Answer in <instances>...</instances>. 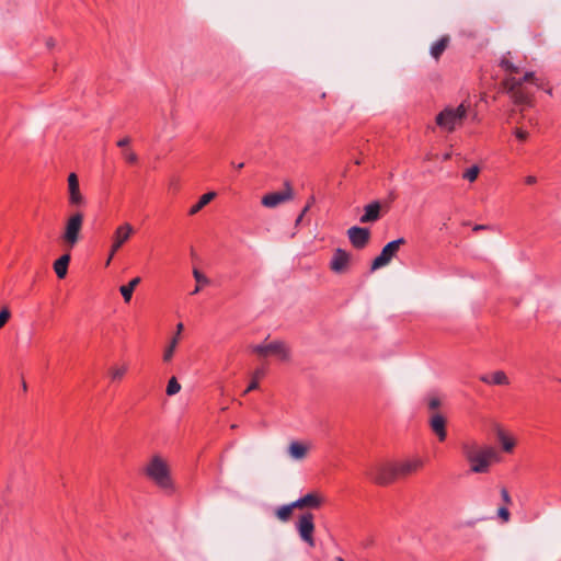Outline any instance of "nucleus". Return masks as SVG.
I'll use <instances>...</instances> for the list:
<instances>
[{"label": "nucleus", "instance_id": "27", "mask_svg": "<svg viewBox=\"0 0 561 561\" xmlns=\"http://www.w3.org/2000/svg\"><path fill=\"white\" fill-rule=\"evenodd\" d=\"M294 510H296V507L291 506V503L279 506L275 511V516L279 522L287 523L290 519Z\"/></svg>", "mask_w": 561, "mask_h": 561}, {"label": "nucleus", "instance_id": "25", "mask_svg": "<svg viewBox=\"0 0 561 561\" xmlns=\"http://www.w3.org/2000/svg\"><path fill=\"white\" fill-rule=\"evenodd\" d=\"M449 41H450V37L448 35H445L440 39L435 42L431 46L432 57H434L435 59H438L442 56V54L445 51V49L447 48Z\"/></svg>", "mask_w": 561, "mask_h": 561}, {"label": "nucleus", "instance_id": "2", "mask_svg": "<svg viewBox=\"0 0 561 561\" xmlns=\"http://www.w3.org/2000/svg\"><path fill=\"white\" fill-rule=\"evenodd\" d=\"M146 476L159 488L164 490L172 489V480L168 462L160 456L154 455L145 467Z\"/></svg>", "mask_w": 561, "mask_h": 561}, {"label": "nucleus", "instance_id": "6", "mask_svg": "<svg viewBox=\"0 0 561 561\" xmlns=\"http://www.w3.org/2000/svg\"><path fill=\"white\" fill-rule=\"evenodd\" d=\"M407 241L404 238H399L397 240H393L389 243H387L380 254L375 257V260L371 263V271L379 270L383 266H387L392 259L397 255L398 251L400 250V247L405 244Z\"/></svg>", "mask_w": 561, "mask_h": 561}, {"label": "nucleus", "instance_id": "44", "mask_svg": "<svg viewBox=\"0 0 561 561\" xmlns=\"http://www.w3.org/2000/svg\"><path fill=\"white\" fill-rule=\"evenodd\" d=\"M55 45H56V42H55V39H54V38H47V39H46V46H47L48 48H54V47H55Z\"/></svg>", "mask_w": 561, "mask_h": 561}, {"label": "nucleus", "instance_id": "21", "mask_svg": "<svg viewBox=\"0 0 561 561\" xmlns=\"http://www.w3.org/2000/svg\"><path fill=\"white\" fill-rule=\"evenodd\" d=\"M480 380L489 385L507 386L510 379L503 370H496L491 376L483 375Z\"/></svg>", "mask_w": 561, "mask_h": 561}, {"label": "nucleus", "instance_id": "20", "mask_svg": "<svg viewBox=\"0 0 561 561\" xmlns=\"http://www.w3.org/2000/svg\"><path fill=\"white\" fill-rule=\"evenodd\" d=\"M423 467V461L419 458L403 461L398 465L399 476H409Z\"/></svg>", "mask_w": 561, "mask_h": 561}, {"label": "nucleus", "instance_id": "1", "mask_svg": "<svg viewBox=\"0 0 561 561\" xmlns=\"http://www.w3.org/2000/svg\"><path fill=\"white\" fill-rule=\"evenodd\" d=\"M460 447L465 459L470 465V470L474 473L488 472L492 459L496 458L493 447H480L474 440L463 442Z\"/></svg>", "mask_w": 561, "mask_h": 561}, {"label": "nucleus", "instance_id": "46", "mask_svg": "<svg viewBox=\"0 0 561 561\" xmlns=\"http://www.w3.org/2000/svg\"><path fill=\"white\" fill-rule=\"evenodd\" d=\"M525 181H526L527 184H534V183H536V178L533 176V175H529V176L526 178Z\"/></svg>", "mask_w": 561, "mask_h": 561}, {"label": "nucleus", "instance_id": "3", "mask_svg": "<svg viewBox=\"0 0 561 561\" xmlns=\"http://www.w3.org/2000/svg\"><path fill=\"white\" fill-rule=\"evenodd\" d=\"M366 474L377 485H389L399 477L398 463L386 460L377 461L369 467Z\"/></svg>", "mask_w": 561, "mask_h": 561}, {"label": "nucleus", "instance_id": "9", "mask_svg": "<svg viewBox=\"0 0 561 561\" xmlns=\"http://www.w3.org/2000/svg\"><path fill=\"white\" fill-rule=\"evenodd\" d=\"M503 87L507 93L511 94L515 104H528L530 102L529 95L520 88V82L516 78H507L503 81Z\"/></svg>", "mask_w": 561, "mask_h": 561}, {"label": "nucleus", "instance_id": "31", "mask_svg": "<svg viewBox=\"0 0 561 561\" xmlns=\"http://www.w3.org/2000/svg\"><path fill=\"white\" fill-rule=\"evenodd\" d=\"M181 390V385L178 382L175 377H172L167 386V394L174 396Z\"/></svg>", "mask_w": 561, "mask_h": 561}, {"label": "nucleus", "instance_id": "38", "mask_svg": "<svg viewBox=\"0 0 561 561\" xmlns=\"http://www.w3.org/2000/svg\"><path fill=\"white\" fill-rule=\"evenodd\" d=\"M514 134H515L516 138L520 141H525L528 137V133L522 128H516L514 130Z\"/></svg>", "mask_w": 561, "mask_h": 561}, {"label": "nucleus", "instance_id": "49", "mask_svg": "<svg viewBox=\"0 0 561 561\" xmlns=\"http://www.w3.org/2000/svg\"><path fill=\"white\" fill-rule=\"evenodd\" d=\"M448 159H450V153H446V154L444 156V160H448Z\"/></svg>", "mask_w": 561, "mask_h": 561}, {"label": "nucleus", "instance_id": "29", "mask_svg": "<svg viewBox=\"0 0 561 561\" xmlns=\"http://www.w3.org/2000/svg\"><path fill=\"white\" fill-rule=\"evenodd\" d=\"M264 375V371L262 369H256L252 374V380L249 385V387L244 390L243 394H248L250 391L256 390L259 388V379Z\"/></svg>", "mask_w": 561, "mask_h": 561}, {"label": "nucleus", "instance_id": "41", "mask_svg": "<svg viewBox=\"0 0 561 561\" xmlns=\"http://www.w3.org/2000/svg\"><path fill=\"white\" fill-rule=\"evenodd\" d=\"M311 203H312V202L308 203V204L305 206V208L302 209V211L300 213V215H299V216H298V218L296 219V221H295V226H296V227H297V226H299V225H300V222L302 221V218H304V216L306 215V213L309 210V208H310V206H311Z\"/></svg>", "mask_w": 561, "mask_h": 561}, {"label": "nucleus", "instance_id": "4", "mask_svg": "<svg viewBox=\"0 0 561 561\" xmlns=\"http://www.w3.org/2000/svg\"><path fill=\"white\" fill-rule=\"evenodd\" d=\"M466 115L467 106L463 103L457 108L448 106L436 116V124L442 129L451 133L458 124H461Z\"/></svg>", "mask_w": 561, "mask_h": 561}, {"label": "nucleus", "instance_id": "5", "mask_svg": "<svg viewBox=\"0 0 561 561\" xmlns=\"http://www.w3.org/2000/svg\"><path fill=\"white\" fill-rule=\"evenodd\" d=\"M83 225V214L77 211L71 214L65 225L62 241L69 247H75L80 240V232Z\"/></svg>", "mask_w": 561, "mask_h": 561}, {"label": "nucleus", "instance_id": "19", "mask_svg": "<svg viewBox=\"0 0 561 561\" xmlns=\"http://www.w3.org/2000/svg\"><path fill=\"white\" fill-rule=\"evenodd\" d=\"M183 329H184V325H183V323H181V322H180V323L176 325L175 334H174V335H173V337L171 339L170 344H169V345H168V347L164 350V353H163V360H164L165 363H169V362L172 359V357H173V355H174V352H175V348H176V346H178V344H179V342H180L181 333H182Z\"/></svg>", "mask_w": 561, "mask_h": 561}, {"label": "nucleus", "instance_id": "35", "mask_svg": "<svg viewBox=\"0 0 561 561\" xmlns=\"http://www.w3.org/2000/svg\"><path fill=\"white\" fill-rule=\"evenodd\" d=\"M428 409L433 412H437L436 410L442 405V401L438 397H430L427 400Z\"/></svg>", "mask_w": 561, "mask_h": 561}, {"label": "nucleus", "instance_id": "37", "mask_svg": "<svg viewBox=\"0 0 561 561\" xmlns=\"http://www.w3.org/2000/svg\"><path fill=\"white\" fill-rule=\"evenodd\" d=\"M10 311L9 309L4 308L1 312H0V328H2L7 322L8 320L10 319Z\"/></svg>", "mask_w": 561, "mask_h": 561}, {"label": "nucleus", "instance_id": "36", "mask_svg": "<svg viewBox=\"0 0 561 561\" xmlns=\"http://www.w3.org/2000/svg\"><path fill=\"white\" fill-rule=\"evenodd\" d=\"M123 157H124V158L126 159V161H127V162H129V163H136V162H137V160H138L137 154H136L134 151L129 150V149H124V151H123Z\"/></svg>", "mask_w": 561, "mask_h": 561}, {"label": "nucleus", "instance_id": "30", "mask_svg": "<svg viewBox=\"0 0 561 561\" xmlns=\"http://www.w3.org/2000/svg\"><path fill=\"white\" fill-rule=\"evenodd\" d=\"M479 173V167L473 165L463 172L462 178L469 182H474L478 179Z\"/></svg>", "mask_w": 561, "mask_h": 561}, {"label": "nucleus", "instance_id": "26", "mask_svg": "<svg viewBox=\"0 0 561 561\" xmlns=\"http://www.w3.org/2000/svg\"><path fill=\"white\" fill-rule=\"evenodd\" d=\"M140 277L133 278L127 285H123L119 288V291L125 300V302H129L133 296V291L140 284Z\"/></svg>", "mask_w": 561, "mask_h": 561}, {"label": "nucleus", "instance_id": "50", "mask_svg": "<svg viewBox=\"0 0 561 561\" xmlns=\"http://www.w3.org/2000/svg\"><path fill=\"white\" fill-rule=\"evenodd\" d=\"M333 561H345V560H344V559H342L341 557H336V558H334V560H333Z\"/></svg>", "mask_w": 561, "mask_h": 561}, {"label": "nucleus", "instance_id": "13", "mask_svg": "<svg viewBox=\"0 0 561 561\" xmlns=\"http://www.w3.org/2000/svg\"><path fill=\"white\" fill-rule=\"evenodd\" d=\"M351 262V254L343 249H335L330 262V268L336 274L346 272Z\"/></svg>", "mask_w": 561, "mask_h": 561}, {"label": "nucleus", "instance_id": "40", "mask_svg": "<svg viewBox=\"0 0 561 561\" xmlns=\"http://www.w3.org/2000/svg\"><path fill=\"white\" fill-rule=\"evenodd\" d=\"M497 515H499L500 518L503 519V522H508L510 520V512L505 507H500L499 511H497Z\"/></svg>", "mask_w": 561, "mask_h": 561}, {"label": "nucleus", "instance_id": "18", "mask_svg": "<svg viewBox=\"0 0 561 561\" xmlns=\"http://www.w3.org/2000/svg\"><path fill=\"white\" fill-rule=\"evenodd\" d=\"M322 503L320 496L316 493H308L302 497L291 502V506H295L298 510H302L306 507L318 508Z\"/></svg>", "mask_w": 561, "mask_h": 561}, {"label": "nucleus", "instance_id": "11", "mask_svg": "<svg viewBox=\"0 0 561 561\" xmlns=\"http://www.w3.org/2000/svg\"><path fill=\"white\" fill-rule=\"evenodd\" d=\"M346 233L351 244L356 249H364L370 240V231L368 228L353 226Z\"/></svg>", "mask_w": 561, "mask_h": 561}, {"label": "nucleus", "instance_id": "45", "mask_svg": "<svg viewBox=\"0 0 561 561\" xmlns=\"http://www.w3.org/2000/svg\"><path fill=\"white\" fill-rule=\"evenodd\" d=\"M490 227L489 226H485V225H476L473 227V230L474 231H482V230H485V229H489Z\"/></svg>", "mask_w": 561, "mask_h": 561}, {"label": "nucleus", "instance_id": "10", "mask_svg": "<svg viewBox=\"0 0 561 561\" xmlns=\"http://www.w3.org/2000/svg\"><path fill=\"white\" fill-rule=\"evenodd\" d=\"M68 202L73 207H80L85 204V198L81 193L79 179L76 173L68 175Z\"/></svg>", "mask_w": 561, "mask_h": 561}, {"label": "nucleus", "instance_id": "43", "mask_svg": "<svg viewBox=\"0 0 561 561\" xmlns=\"http://www.w3.org/2000/svg\"><path fill=\"white\" fill-rule=\"evenodd\" d=\"M129 144H130V138L129 137H125V138H123V139L117 141V146L121 147V148H126Z\"/></svg>", "mask_w": 561, "mask_h": 561}, {"label": "nucleus", "instance_id": "47", "mask_svg": "<svg viewBox=\"0 0 561 561\" xmlns=\"http://www.w3.org/2000/svg\"><path fill=\"white\" fill-rule=\"evenodd\" d=\"M113 256H114V255H112V250H111V251H110V254H108V256H107L106 265H108V264L111 263V261H112Z\"/></svg>", "mask_w": 561, "mask_h": 561}, {"label": "nucleus", "instance_id": "17", "mask_svg": "<svg viewBox=\"0 0 561 561\" xmlns=\"http://www.w3.org/2000/svg\"><path fill=\"white\" fill-rule=\"evenodd\" d=\"M310 445L295 440L288 445L287 453L293 460L301 461L307 457Z\"/></svg>", "mask_w": 561, "mask_h": 561}, {"label": "nucleus", "instance_id": "28", "mask_svg": "<svg viewBox=\"0 0 561 561\" xmlns=\"http://www.w3.org/2000/svg\"><path fill=\"white\" fill-rule=\"evenodd\" d=\"M193 276L194 278L196 279L197 282V286L195 287V289L193 290V295L195 294H198L199 290H201V286L199 285H207L209 284V278L206 277L202 272H199L197 268H194L193 270Z\"/></svg>", "mask_w": 561, "mask_h": 561}, {"label": "nucleus", "instance_id": "16", "mask_svg": "<svg viewBox=\"0 0 561 561\" xmlns=\"http://www.w3.org/2000/svg\"><path fill=\"white\" fill-rule=\"evenodd\" d=\"M381 217V204L375 201L364 207V215L359 221L362 224L375 222Z\"/></svg>", "mask_w": 561, "mask_h": 561}, {"label": "nucleus", "instance_id": "7", "mask_svg": "<svg viewBox=\"0 0 561 561\" xmlns=\"http://www.w3.org/2000/svg\"><path fill=\"white\" fill-rule=\"evenodd\" d=\"M283 192L268 193L262 197V205L266 208H275L278 205L294 198V191L289 182H285Z\"/></svg>", "mask_w": 561, "mask_h": 561}, {"label": "nucleus", "instance_id": "39", "mask_svg": "<svg viewBox=\"0 0 561 561\" xmlns=\"http://www.w3.org/2000/svg\"><path fill=\"white\" fill-rule=\"evenodd\" d=\"M518 82H520V87L524 82H535V73L534 72H526L523 79H517Z\"/></svg>", "mask_w": 561, "mask_h": 561}, {"label": "nucleus", "instance_id": "32", "mask_svg": "<svg viewBox=\"0 0 561 561\" xmlns=\"http://www.w3.org/2000/svg\"><path fill=\"white\" fill-rule=\"evenodd\" d=\"M126 371H127L126 365H124L122 367H112L110 369V375L113 380H121Z\"/></svg>", "mask_w": 561, "mask_h": 561}, {"label": "nucleus", "instance_id": "15", "mask_svg": "<svg viewBox=\"0 0 561 561\" xmlns=\"http://www.w3.org/2000/svg\"><path fill=\"white\" fill-rule=\"evenodd\" d=\"M268 356H275L280 360H289L290 350L284 341H272L267 343Z\"/></svg>", "mask_w": 561, "mask_h": 561}, {"label": "nucleus", "instance_id": "51", "mask_svg": "<svg viewBox=\"0 0 561 561\" xmlns=\"http://www.w3.org/2000/svg\"><path fill=\"white\" fill-rule=\"evenodd\" d=\"M22 389L26 390V383L24 382Z\"/></svg>", "mask_w": 561, "mask_h": 561}, {"label": "nucleus", "instance_id": "24", "mask_svg": "<svg viewBox=\"0 0 561 561\" xmlns=\"http://www.w3.org/2000/svg\"><path fill=\"white\" fill-rule=\"evenodd\" d=\"M70 255L64 254L54 263V271L58 278H64L67 275Z\"/></svg>", "mask_w": 561, "mask_h": 561}, {"label": "nucleus", "instance_id": "22", "mask_svg": "<svg viewBox=\"0 0 561 561\" xmlns=\"http://www.w3.org/2000/svg\"><path fill=\"white\" fill-rule=\"evenodd\" d=\"M495 433L499 442L502 445L503 450L506 453H511L515 447L514 438L510 437L500 425L495 426Z\"/></svg>", "mask_w": 561, "mask_h": 561}, {"label": "nucleus", "instance_id": "42", "mask_svg": "<svg viewBox=\"0 0 561 561\" xmlns=\"http://www.w3.org/2000/svg\"><path fill=\"white\" fill-rule=\"evenodd\" d=\"M501 496H502L504 503H506V504H511L512 503V499H511V496H510V494H508L506 489L503 488L501 490Z\"/></svg>", "mask_w": 561, "mask_h": 561}, {"label": "nucleus", "instance_id": "23", "mask_svg": "<svg viewBox=\"0 0 561 561\" xmlns=\"http://www.w3.org/2000/svg\"><path fill=\"white\" fill-rule=\"evenodd\" d=\"M216 196H217L216 192H208V193L202 195L199 201L190 208L188 215L190 216L196 215L206 205H208Z\"/></svg>", "mask_w": 561, "mask_h": 561}, {"label": "nucleus", "instance_id": "34", "mask_svg": "<svg viewBox=\"0 0 561 561\" xmlns=\"http://www.w3.org/2000/svg\"><path fill=\"white\" fill-rule=\"evenodd\" d=\"M251 350L259 356H262V357L268 356L267 344L253 345V346H251Z\"/></svg>", "mask_w": 561, "mask_h": 561}, {"label": "nucleus", "instance_id": "12", "mask_svg": "<svg viewBox=\"0 0 561 561\" xmlns=\"http://www.w3.org/2000/svg\"><path fill=\"white\" fill-rule=\"evenodd\" d=\"M134 232V227L128 222H125L116 228L113 236V243L111 245L112 255H115V253L122 248V245L126 241H128V239L133 236Z\"/></svg>", "mask_w": 561, "mask_h": 561}, {"label": "nucleus", "instance_id": "48", "mask_svg": "<svg viewBox=\"0 0 561 561\" xmlns=\"http://www.w3.org/2000/svg\"><path fill=\"white\" fill-rule=\"evenodd\" d=\"M243 167H244V163H242V162L237 164V169H239V170L242 169Z\"/></svg>", "mask_w": 561, "mask_h": 561}, {"label": "nucleus", "instance_id": "33", "mask_svg": "<svg viewBox=\"0 0 561 561\" xmlns=\"http://www.w3.org/2000/svg\"><path fill=\"white\" fill-rule=\"evenodd\" d=\"M500 66L502 68H504L505 70L507 71H511V72H514V73H517L518 72V67H516L515 65H513L507 57H503L500 61Z\"/></svg>", "mask_w": 561, "mask_h": 561}, {"label": "nucleus", "instance_id": "8", "mask_svg": "<svg viewBox=\"0 0 561 561\" xmlns=\"http://www.w3.org/2000/svg\"><path fill=\"white\" fill-rule=\"evenodd\" d=\"M297 530L302 541L308 543L310 547L314 546V523L313 515L311 513L302 514L299 517V520L297 523Z\"/></svg>", "mask_w": 561, "mask_h": 561}, {"label": "nucleus", "instance_id": "14", "mask_svg": "<svg viewBox=\"0 0 561 561\" xmlns=\"http://www.w3.org/2000/svg\"><path fill=\"white\" fill-rule=\"evenodd\" d=\"M446 424L447 420L442 413H431L428 419V425L433 433L437 436L439 442H444L447 437Z\"/></svg>", "mask_w": 561, "mask_h": 561}]
</instances>
